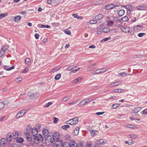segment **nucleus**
Segmentation results:
<instances>
[{
    "instance_id": "nucleus-13",
    "label": "nucleus",
    "mask_w": 147,
    "mask_h": 147,
    "mask_svg": "<svg viewBox=\"0 0 147 147\" xmlns=\"http://www.w3.org/2000/svg\"><path fill=\"white\" fill-rule=\"evenodd\" d=\"M86 99L81 101L78 105L79 107H81L88 103L87 102Z\"/></svg>"
},
{
    "instance_id": "nucleus-61",
    "label": "nucleus",
    "mask_w": 147,
    "mask_h": 147,
    "mask_svg": "<svg viewBox=\"0 0 147 147\" xmlns=\"http://www.w3.org/2000/svg\"><path fill=\"white\" fill-rule=\"evenodd\" d=\"M145 34L144 33H140L138 34V36L139 37H142Z\"/></svg>"
},
{
    "instance_id": "nucleus-31",
    "label": "nucleus",
    "mask_w": 147,
    "mask_h": 147,
    "mask_svg": "<svg viewBox=\"0 0 147 147\" xmlns=\"http://www.w3.org/2000/svg\"><path fill=\"white\" fill-rule=\"evenodd\" d=\"M25 62L26 64L29 65L30 64L31 60L29 58H26L25 59Z\"/></svg>"
},
{
    "instance_id": "nucleus-52",
    "label": "nucleus",
    "mask_w": 147,
    "mask_h": 147,
    "mask_svg": "<svg viewBox=\"0 0 147 147\" xmlns=\"http://www.w3.org/2000/svg\"><path fill=\"white\" fill-rule=\"evenodd\" d=\"M22 80V78H17L15 80L16 83H19Z\"/></svg>"
},
{
    "instance_id": "nucleus-24",
    "label": "nucleus",
    "mask_w": 147,
    "mask_h": 147,
    "mask_svg": "<svg viewBox=\"0 0 147 147\" xmlns=\"http://www.w3.org/2000/svg\"><path fill=\"white\" fill-rule=\"evenodd\" d=\"M124 90L121 89H115L113 91V93H121L124 91Z\"/></svg>"
},
{
    "instance_id": "nucleus-51",
    "label": "nucleus",
    "mask_w": 147,
    "mask_h": 147,
    "mask_svg": "<svg viewBox=\"0 0 147 147\" xmlns=\"http://www.w3.org/2000/svg\"><path fill=\"white\" fill-rule=\"evenodd\" d=\"M143 57L142 55H136L134 57V58H141Z\"/></svg>"
},
{
    "instance_id": "nucleus-46",
    "label": "nucleus",
    "mask_w": 147,
    "mask_h": 147,
    "mask_svg": "<svg viewBox=\"0 0 147 147\" xmlns=\"http://www.w3.org/2000/svg\"><path fill=\"white\" fill-rule=\"evenodd\" d=\"M69 97L68 96H67L64 98H63L62 100V101L65 102L66 101H67L69 100Z\"/></svg>"
},
{
    "instance_id": "nucleus-28",
    "label": "nucleus",
    "mask_w": 147,
    "mask_h": 147,
    "mask_svg": "<svg viewBox=\"0 0 147 147\" xmlns=\"http://www.w3.org/2000/svg\"><path fill=\"white\" fill-rule=\"evenodd\" d=\"M129 19L127 16H124L120 20V21H123V22H126L127 21L129 20Z\"/></svg>"
},
{
    "instance_id": "nucleus-54",
    "label": "nucleus",
    "mask_w": 147,
    "mask_h": 147,
    "mask_svg": "<svg viewBox=\"0 0 147 147\" xmlns=\"http://www.w3.org/2000/svg\"><path fill=\"white\" fill-rule=\"evenodd\" d=\"M53 119L54 120L53 122L54 123H57V121L59 120L58 118L55 117H53Z\"/></svg>"
},
{
    "instance_id": "nucleus-42",
    "label": "nucleus",
    "mask_w": 147,
    "mask_h": 147,
    "mask_svg": "<svg viewBox=\"0 0 147 147\" xmlns=\"http://www.w3.org/2000/svg\"><path fill=\"white\" fill-rule=\"evenodd\" d=\"M4 104L3 102H0V110L4 108Z\"/></svg>"
},
{
    "instance_id": "nucleus-45",
    "label": "nucleus",
    "mask_w": 147,
    "mask_h": 147,
    "mask_svg": "<svg viewBox=\"0 0 147 147\" xmlns=\"http://www.w3.org/2000/svg\"><path fill=\"white\" fill-rule=\"evenodd\" d=\"M110 39H111L110 37L106 38H105L103 39L102 40L100 41V42H104L106 41H107L109 40H110Z\"/></svg>"
},
{
    "instance_id": "nucleus-23",
    "label": "nucleus",
    "mask_w": 147,
    "mask_h": 147,
    "mask_svg": "<svg viewBox=\"0 0 147 147\" xmlns=\"http://www.w3.org/2000/svg\"><path fill=\"white\" fill-rule=\"evenodd\" d=\"M103 17V15L98 14L95 16V18L97 20H99L101 19Z\"/></svg>"
},
{
    "instance_id": "nucleus-1",
    "label": "nucleus",
    "mask_w": 147,
    "mask_h": 147,
    "mask_svg": "<svg viewBox=\"0 0 147 147\" xmlns=\"http://www.w3.org/2000/svg\"><path fill=\"white\" fill-rule=\"evenodd\" d=\"M34 143L37 144L43 140L42 135L40 134H37L33 138Z\"/></svg>"
},
{
    "instance_id": "nucleus-9",
    "label": "nucleus",
    "mask_w": 147,
    "mask_h": 147,
    "mask_svg": "<svg viewBox=\"0 0 147 147\" xmlns=\"http://www.w3.org/2000/svg\"><path fill=\"white\" fill-rule=\"evenodd\" d=\"M70 147H77V143L74 140H71L68 144Z\"/></svg>"
},
{
    "instance_id": "nucleus-63",
    "label": "nucleus",
    "mask_w": 147,
    "mask_h": 147,
    "mask_svg": "<svg viewBox=\"0 0 147 147\" xmlns=\"http://www.w3.org/2000/svg\"><path fill=\"white\" fill-rule=\"evenodd\" d=\"M105 113V112H98L96 113V114L98 115H102Z\"/></svg>"
},
{
    "instance_id": "nucleus-40",
    "label": "nucleus",
    "mask_w": 147,
    "mask_h": 147,
    "mask_svg": "<svg viewBox=\"0 0 147 147\" xmlns=\"http://www.w3.org/2000/svg\"><path fill=\"white\" fill-rule=\"evenodd\" d=\"M94 70L93 67H92V66H91V65H90L88 67L87 71H92Z\"/></svg>"
},
{
    "instance_id": "nucleus-59",
    "label": "nucleus",
    "mask_w": 147,
    "mask_h": 147,
    "mask_svg": "<svg viewBox=\"0 0 147 147\" xmlns=\"http://www.w3.org/2000/svg\"><path fill=\"white\" fill-rule=\"evenodd\" d=\"M97 22V21L95 20H91L89 22L90 24H95Z\"/></svg>"
},
{
    "instance_id": "nucleus-8",
    "label": "nucleus",
    "mask_w": 147,
    "mask_h": 147,
    "mask_svg": "<svg viewBox=\"0 0 147 147\" xmlns=\"http://www.w3.org/2000/svg\"><path fill=\"white\" fill-rule=\"evenodd\" d=\"M25 136L28 142L31 141L32 139L30 133L28 132H26L25 133Z\"/></svg>"
},
{
    "instance_id": "nucleus-3",
    "label": "nucleus",
    "mask_w": 147,
    "mask_h": 147,
    "mask_svg": "<svg viewBox=\"0 0 147 147\" xmlns=\"http://www.w3.org/2000/svg\"><path fill=\"white\" fill-rule=\"evenodd\" d=\"M109 70L108 68H102L98 69L92 72L94 74H102L105 72Z\"/></svg>"
},
{
    "instance_id": "nucleus-4",
    "label": "nucleus",
    "mask_w": 147,
    "mask_h": 147,
    "mask_svg": "<svg viewBox=\"0 0 147 147\" xmlns=\"http://www.w3.org/2000/svg\"><path fill=\"white\" fill-rule=\"evenodd\" d=\"M39 95V94L37 92L33 93L31 94H30V92L28 93V96H30L31 99H36L38 96Z\"/></svg>"
},
{
    "instance_id": "nucleus-6",
    "label": "nucleus",
    "mask_w": 147,
    "mask_h": 147,
    "mask_svg": "<svg viewBox=\"0 0 147 147\" xmlns=\"http://www.w3.org/2000/svg\"><path fill=\"white\" fill-rule=\"evenodd\" d=\"M54 147H64V145H63L62 140L56 141L54 144Z\"/></svg>"
},
{
    "instance_id": "nucleus-5",
    "label": "nucleus",
    "mask_w": 147,
    "mask_h": 147,
    "mask_svg": "<svg viewBox=\"0 0 147 147\" xmlns=\"http://www.w3.org/2000/svg\"><path fill=\"white\" fill-rule=\"evenodd\" d=\"M43 135L45 138H47L49 136V133L46 129H44L42 131Z\"/></svg>"
},
{
    "instance_id": "nucleus-12",
    "label": "nucleus",
    "mask_w": 147,
    "mask_h": 147,
    "mask_svg": "<svg viewBox=\"0 0 147 147\" xmlns=\"http://www.w3.org/2000/svg\"><path fill=\"white\" fill-rule=\"evenodd\" d=\"M32 134L33 136L37 135L38 134V130L36 128H34L32 130Z\"/></svg>"
},
{
    "instance_id": "nucleus-58",
    "label": "nucleus",
    "mask_w": 147,
    "mask_h": 147,
    "mask_svg": "<svg viewBox=\"0 0 147 147\" xmlns=\"http://www.w3.org/2000/svg\"><path fill=\"white\" fill-rule=\"evenodd\" d=\"M74 68L73 67H72V66H71L69 67H68L66 69V70L67 71H70Z\"/></svg>"
},
{
    "instance_id": "nucleus-18",
    "label": "nucleus",
    "mask_w": 147,
    "mask_h": 147,
    "mask_svg": "<svg viewBox=\"0 0 147 147\" xmlns=\"http://www.w3.org/2000/svg\"><path fill=\"white\" fill-rule=\"evenodd\" d=\"M7 140L5 138H3L0 141V145L2 146H4L7 142Z\"/></svg>"
},
{
    "instance_id": "nucleus-56",
    "label": "nucleus",
    "mask_w": 147,
    "mask_h": 147,
    "mask_svg": "<svg viewBox=\"0 0 147 147\" xmlns=\"http://www.w3.org/2000/svg\"><path fill=\"white\" fill-rule=\"evenodd\" d=\"M7 14H4L3 13H1L0 14V19H1L7 15Z\"/></svg>"
},
{
    "instance_id": "nucleus-38",
    "label": "nucleus",
    "mask_w": 147,
    "mask_h": 147,
    "mask_svg": "<svg viewBox=\"0 0 147 147\" xmlns=\"http://www.w3.org/2000/svg\"><path fill=\"white\" fill-rule=\"evenodd\" d=\"M82 78L80 77L75 79L74 81V82L75 83H77L78 82L82 80Z\"/></svg>"
},
{
    "instance_id": "nucleus-49",
    "label": "nucleus",
    "mask_w": 147,
    "mask_h": 147,
    "mask_svg": "<svg viewBox=\"0 0 147 147\" xmlns=\"http://www.w3.org/2000/svg\"><path fill=\"white\" fill-rule=\"evenodd\" d=\"M81 67H78V69H76L74 70H73L71 71V72H70V74H71V73H75L77 72L78 70H79L80 69Z\"/></svg>"
},
{
    "instance_id": "nucleus-16",
    "label": "nucleus",
    "mask_w": 147,
    "mask_h": 147,
    "mask_svg": "<svg viewBox=\"0 0 147 147\" xmlns=\"http://www.w3.org/2000/svg\"><path fill=\"white\" fill-rule=\"evenodd\" d=\"M117 6V5H114L113 4H111L110 5H106L105 7V8L106 9L109 10L111 9H113Z\"/></svg>"
},
{
    "instance_id": "nucleus-15",
    "label": "nucleus",
    "mask_w": 147,
    "mask_h": 147,
    "mask_svg": "<svg viewBox=\"0 0 147 147\" xmlns=\"http://www.w3.org/2000/svg\"><path fill=\"white\" fill-rule=\"evenodd\" d=\"M12 137L11 133H8L6 136V140H7V141L10 142L11 140Z\"/></svg>"
},
{
    "instance_id": "nucleus-41",
    "label": "nucleus",
    "mask_w": 147,
    "mask_h": 147,
    "mask_svg": "<svg viewBox=\"0 0 147 147\" xmlns=\"http://www.w3.org/2000/svg\"><path fill=\"white\" fill-rule=\"evenodd\" d=\"M90 133L92 136H94L96 134V130H90Z\"/></svg>"
},
{
    "instance_id": "nucleus-32",
    "label": "nucleus",
    "mask_w": 147,
    "mask_h": 147,
    "mask_svg": "<svg viewBox=\"0 0 147 147\" xmlns=\"http://www.w3.org/2000/svg\"><path fill=\"white\" fill-rule=\"evenodd\" d=\"M120 105V104H113L112 105L111 107L112 109H116Z\"/></svg>"
},
{
    "instance_id": "nucleus-36",
    "label": "nucleus",
    "mask_w": 147,
    "mask_h": 147,
    "mask_svg": "<svg viewBox=\"0 0 147 147\" xmlns=\"http://www.w3.org/2000/svg\"><path fill=\"white\" fill-rule=\"evenodd\" d=\"M61 77V74H58L56 75L55 77V79L56 80H58Z\"/></svg>"
},
{
    "instance_id": "nucleus-25",
    "label": "nucleus",
    "mask_w": 147,
    "mask_h": 147,
    "mask_svg": "<svg viewBox=\"0 0 147 147\" xmlns=\"http://www.w3.org/2000/svg\"><path fill=\"white\" fill-rule=\"evenodd\" d=\"M145 8V6L143 5L138 6L136 7V9L137 10H144Z\"/></svg>"
},
{
    "instance_id": "nucleus-17",
    "label": "nucleus",
    "mask_w": 147,
    "mask_h": 147,
    "mask_svg": "<svg viewBox=\"0 0 147 147\" xmlns=\"http://www.w3.org/2000/svg\"><path fill=\"white\" fill-rule=\"evenodd\" d=\"M18 133L17 131H14L12 133V138L14 139H16L18 138Z\"/></svg>"
},
{
    "instance_id": "nucleus-2",
    "label": "nucleus",
    "mask_w": 147,
    "mask_h": 147,
    "mask_svg": "<svg viewBox=\"0 0 147 147\" xmlns=\"http://www.w3.org/2000/svg\"><path fill=\"white\" fill-rule=\"evenodd\" d=\"M28 109H24L20 111L17 114L16 116V117L17 119L19 118L22 117L24 115Z\"/></svg>"
},
{
    "instance_id": "nucleus-26",
    "label": "nucleus",
    "mask_w": 147,
    "mask_h": 147,
    "mask_svg": "<svg viewBox=\"0 0 147 147\" xmlns=\"http://www.w3.org/2000/svg\"><path fill=\"white\" fill-rule=\"evenodd\" d=\"M80 99H76V100H75L73 101L72 102H71L69 103H68V104L70 105H74L77 103H78L80 101Z\"/></svg>"
},
{
    "instance_id": "nucleus-47",
    "label": "nucleus",
    "mask_w": 147,
    "mask_h": 147,
    "mask_svg": "<svg viewBox=\"0 0 147 147\" xmlns=\"http://www.w3.org/2000/svg\"><path fill=\"white\" fill-rule=\"evenodd\" d=\"M127 127L130 129H133L134 128L135 126L133 125H127Z\"/></svg>"
},
{
    "instance_id": "nucleus-64",
    "label": "nucleus",
    "mask_w": 147,
    "mask_h": 147,
    "mask_svg": "<svg viewBox=\"0 0 147 147\" xmlns=\"http://www.w3.org/2000/svg\"><path fill=\"white\" fill-rule=\"evenodd\" d=\"M34 36L36 39H38L39 37V35L38 33H36L34 35Z\"/></svg>"
},
{
    "instance_id": "nucleus-48",
    "label": "nucleus",
    "mask_w": 147,
    "mask_h": 147,
    "mask_svg": "<svg viewBox=\"0 0 147 147\" xmlns=\"http://www.w3.org/2000/svg\"><path fill=\"white\" fill-rule=\"evenodd\" d=\"M140 110V109L139 108H135L133 111V112L134 113H136L138 112Z\"/></svg>"
},
{
    "instance_id": "nucleus-44",
    "label": "nucleus",
    "mask_w": 147,
    "mask_h": 147,
    "mask_svg": "<svg viewBox=\"0 0 147 147\" xmlns=\"http://www.w3.org/2000/svg\"><path fill=\"white\" fill-rule=\"evenodd\" d=\"M29 69V67L27 66L26 67L25 69H24V70L22 72V73H25L26 72L28 71Z\"/></svg>"
},
{
    "instance_id": "nucleus-33",
    "label": "nucleus",
    "mask_w": 147,
    "mask_h": 147,
    "mask_svg": "<svg viewBox=\"0 0 147 147\" xmlns=\"http://www.w3.org/2000/svg\"><path fill=\"white\" fill-rule=\"evenodd\" d=\"M70 126L69 125H66L62 126L61 127L64 130H66Z\"/></svg>"
},
{
    "instance_id": "nucleus-62",
    "label": "nucleus",
    "mask_w": 147,
    "mask_h": 147,
    "mask_svg": "<svg viewBox=\"0 0 147 147\" xmlns=\"http://www.w3.org/2000/svg\"><path fill=\"white\" fill-rule=\"evenodd\" d=\"M59 68H56L51 70V72H55L59 70Z\"/></svg>"
},
{
    "instance_id": "nucleus-21",
    "label": "nucleus",
    "mask_w": 147,
    "mask_h": 147,
    "mask_svg": "<svg viewBox=\"0 0 147 147\" xmlns=\"http://www.w3.org/2000/svg\"><path fill=\"white\" fill-rule=\"evenodd\" d=\"M125 13V11L123 9H121L118 11L117 14L119 16L121 17Z\"/></svg>"
},
{
    "instance_id": "nucleus-57",
    "label": "nucleus",
    "mask_w": 147,
    "mask_h": 147,
    "mask_svg": "<svg viewBox=\"0 0 147 147\" xmlns=\"http://www.w3.org/2000/svg\"><path fill=\"white\" fill-rule=\"evenodd\" d=\"M64 32L65 33L68 35H69L71 34V32L69 30H64Z\"/></svg>"
},
{
    "instance_id": "nucleus-30",
    "label": "nucleus",
    "mask_w": 147,
    "mask_h": 147,
    "mask_svg": "<svg viewBox=\"0 0 147 147\" xmlns=\"http://www.w3.org/2000/svg\"><path fill=\"white\" fill-rule=\"evenodd\" d=\"M102 31L103 32L107 33L109 32L110 29L108 28H104L102 29Z\"/></svg>"
},
{
    "instance_id": "nucleus-10",
    "label": "nucleus",
    "mask_w": 147,
    "mask_h": 147,
    "mask_svg": "<svg viewBox=\"0 0 147 147\" xmlns=\"http://www.w3.org/2000/svg\"><path fill=\"white\" fill-rule=\"evenodd\" d=\"M6 46H4L2 47L1 48V50H0L1 52V55H0V57H1L3 56L5 53V49H6Z\"/></svg>"
},
{
    "instance_id": "nucleus-27",
    "label": "nucleus",
    "mask_w": 147,
    "mask_h": 147,
    "mask_svg": "<svg viewBox=\"0 0 147 147\" xmlns=\"http://www.w3.org/2000/svg\"><path fill=\"white\" fill-rule=\"evenodd\" d=\"M142 28L141 26H139L138 25L135 26L134 28V29L135 31H137L138 30L141 29V28Z\"/></svg>"
},
{
    "instance_id": "nucleus-43",
    "label": "nucleus",
    "mask_w": 147,
    "mask_h": 147,
    "mask_svg": "<svg viewBox=\"0 0 147 147\" xmlns=\"http://www.w3.org/2000/svg\"><path fill=\"white\" fill-rule=\"evenodd\" d=\"M116 30L115 29H111V30H110V31H109L110 34H113L114 33H116Z\"/></svg>"
},
{
    "instance_id": "nucleus-20",
    "label": "nucleus",
    "mask_w": 147,
    "mask_h": 147,
    "mask_svg": "<svg viewBox=\"0 0 147 147\" xmlns=\"http://www.w3.org/2000/svg\"><path fill=\"white\" fill-rule=\"evenodd\" d=\"M38 27L40 28H50V26L48 25H45L41 24H39L38 25Z\"/></svg>"
},
{
    "instance_id": "nucleus-34",
    "label": "nucleus",
    "mask_w": 147,
    "mask_h": 147,
    "mask_svg": "<svg viewBox=\"0 0 147 147\" xmlns=\"http://www.w3.org/2000/svg\"><path fill=\"white\" fill-rule=\"evenodd\" d=\"M17 138L16 141L18 142L21 143L24 141V139L22 138Z\"/></svg>"
},
{
    "instance_id": "nucleus-60",
    "label": "nucleus",
    "mask_w": 147,
    "mask_h": 147,
    "mask_svg": "<svg viewBox=\"0 0 147 147\" xmlns=\"http://www.w3.org/2000/svg\"><path fill=\"white\" fill-rule=\"evenodd\" d=\"M86 101L88 103H89L90 102H91L92 100H94V99H92V98H89L88 99H86Z\"/></svg>"
},
{
    "instance_id": "nucleus-53",
    "label": "nucleus",
    "mask_w": 147,
    "mask_h": 147,
    "mask_svg": "<svg viewBox=\"0 0 147 147\" xmlns=\"http://www.w3.org/2000/svg\"><path fill=\"white\" fill-rule=\"evenodd\" d=\"M52 104V103L51 102H48L47 104H45L44 106L45 107L48 108L49 107V106Z\"/></svg>"
},
{
    "instance_id": "nucleus-22",
    "label": "nucleus",
    "mask_w": 147,
    "mask_h": 147,
    "mask_svg": "<svg viewBox=\"0 0 147 147\" xmlns=\"http://www.w3.org/2000/svg\"><path fill=\"white\" fill-rule=\"evenodd\" d=\"M96 142L97 144L100 145L104 144L106 143V142H104L103 139L96 140Z\"/></svg>"
},
{
    "instance_id": "nucleus-19",
    "label": "nucleus",
    "mask_w": 147,
    "mask_h": 147,
    "mask_svg": "<svg viewBox=\"0 0 147 147\" xmlns=\"http://www.w3.org/2000/svg\"><path fill=\"white\" fill-rule=\"evenodd\" d=\"M80 128L79 127H77L74 130L73 132L74 135L77 136L78 135Z\"/></svg>"
},
{
    "instance_id": "nucleus-7",
    "label": "nucleus",
    "mask_w": 147,
    "mask_h": 147,
    "mask_svg": "<svg viewBox=\"0 0 147 147\" xmlns=\"http://www.w3.org/2000/svg\"><path fill=\"white\" fill-rule=\"evenodd\" d=\"M59 134L57 132H55L53 136V140L55 141H58L59 138Z\"/></svg>"
},
{
    "instance_id": "nucleus-14",
    "label": "nucleus",
    "mask_w": 147,
    "mask_h": 147,
    "mask_svg": "<svg viewBox=\"0 0 147 147\" xmlns=\"http://www.w3.org/2000/svg\"><path fill=\"white\" fill-rule=\"evenodd\" d=\"M71 123H74L73 125H75L77 124L78 122V117H75L71 119Z\"/></svg>"
},
{
    "instance_id": "nucleus-39",
    "label": "nucleus",
    "mask_w": 147,
    "mask_h": 147,
    "mask_svg": "<svg viewBox=\"0 0 147 147\" xmlns=\"http://www.w3.org/2000/svg\"><path fill=\"white\" fill-rule=\"evenodd\" d=\"M118 75H120L121 76H127V75H130V74H127L125 72H122L118 74Z\"/></svg>"
},
{
    "instance_id": "nucleus-35",
    "label": "nucleus",
    "mask_w": 147,
    "mask_h": 147,
    "mask_svg": "<svg viewBox=\"0 0 147 147\" xmlns=\"http://www.w3.org/2000/svg\"><path fill=\"white\" fill-rule=\"evenodd\" d=\"M114 22L112 21H109L107 22V25L108 26H111L114 24Z\"/></svg>"
},
{
    "instance_id": "nucleus-37",
    "label": "nucleus",
    "mask_w": 147,
    "mask_h": 147,
    "mask_svg": "<svg viewBox=\"0 0 147 147\" xmlns=\"http://www.w3.org/2000/svg\"><path fill=\"white\" fill-rule=\"evenodd\" d=\"M128 136L129 138L134 139L137 137V136L134 134L129 135Z\"/></svg>"
},
{
    "instance_id": "nucleus-55",
    "label": "nucleus",
    "mask_w": 147,
    "mask_h": 147,
    "mask_svg": "<svg viewBox=\"0 0 147 147\" xmlns=\"http://www.w3.org/2000/svg\"><path fill=\"white\" fill-rule=\"evenodd\" d=\"M121 83V81H118L116 82H114L115 86L119 85Z\"/></svg>"
},
{
    "instance_id": "nucleus-29",
    "label": "nucleus",
    "mask_w": 147,
    "mask_h": 147,
    "mask_svg": "<svg viewBox=\"0 0 147 147\" xmlns=\"http://www.w3.org/2000/svg\"><path fill=\"white\" fill-rule=\"evenodd\" d=\"M21 16H17L15 17L14 19V21H15V22H18L21 19Z\"/></svg>"
},
{
    "instance_id": "nucleus-50",
    "label": "nucleus",
    "mask_w": 147,
    "mask_h": 147,
    "mask_svg": "<svg viewBox=\"0 0 147 147\" xmlns=\"http://www.w3.org/2000/svg\"><path fill=\"white\" fill-rule=\"evenodd\" d=\"M66 124H69L71 125H73L74 123H71V121L70 119L68 121H67L66 122Z\"/></svg>"
},
{
    "instance_id": "nucleus-11",
    "label": "nucleus",
    "mask_w": 147,
    "mask_h": 147,
    "mask_svg": "<svg viewBox=\"0 0 147 147\" xmlns=\"http://www.w3.org/2000/svg\"><path fill=\"white\" fill-rule=\"evenodd\" d=\"M122 32H128L130 30V28L128 27H124L122 26L121 28Z\"/></svg>"
}]
</instances>
